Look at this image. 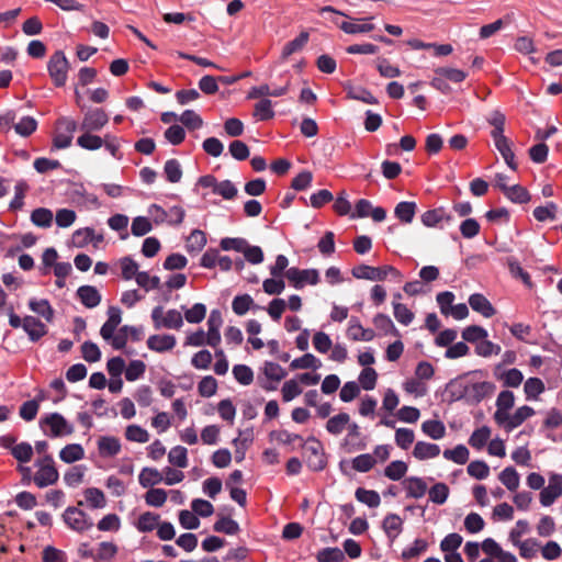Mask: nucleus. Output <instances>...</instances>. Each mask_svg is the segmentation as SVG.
Instances as JSON below:
<instances>
[{
	"mask_svg": "<svg viewBox=\"0 0 562 562\" xmlns=\"http://www.w3.org/2000/svg\"><path fill=\"white\" fill-rule=\"evenodd\" d=\"M515 404V397L513 392L510 391H502L496 400V412L494 414L495 422L508 429L512 430L518 427L522 422L527 418V406L519 407L515 414H510L509 411L513 408Z\"/></svg>",
	"mask_w": 562,
	"mask_h": 562,
	"instance_id": "nucleus-1",
	"label": "nucleus"
},
{
	"mask_svg": "<svg viewBox=\"0 0 562 562\" xmlns=\"http://www.w3.org/2000/svg\"><path fill=\"white\" fill-rule=\"evenodd\" d=\"M8 316L9 325L15 329L20 327L23 328L27 335L29 340L32 342H37L48 333L47 326L41 319L31 315H26L21 318L18 314L14 313L12 306L8 308Z\"/></svg>",
	"mask_w": 562,
	"mask_h": 562,
	"instance_id": "nucleus-2",
	"label": "nucleus"
},
{
	"mask_svg": "<svg viewBox=\"0 0 562 562\" xmlns=\"http://www.w3.org/2000/svg\"><path fill=\"white\" fill-rule=\"evenodd\" d=\"M109 122L108 113L101 109H90L85 114L83 117L77 128L81 132V135L77 138V145L86 149L85 143L81 139L86 140V137L89 136H98L94 132L101 131Z\"/></svg>",
	"mask_w": 562,
	"mask_h": 562,
	"instance_id": "nucleus-3",
	"label": "nucleus"
},
{
	"mask_svg": "<svg viewBox=\"0 0 562 562\" xmlns=\"http://www.w3.org/2000/svg\"><path fill=\"white\" fill-rule=\"evenodd\" d=\"M40 428L52 438L70 436L75 431L74 425L59 413H49L42 416Z\"/></svg>",
	"mask_w": 562,
	"mask_h": 562,
	"instance_id": "nucleus-4",
	"label": "nucleus"
},
{
	"mask_svg": "<svg viewBox=\"0 0 562 562\" xmlns=\"http://www.w3.org/2000/svg\"><path fill=\"white\" fill-rule=\"evenodd\" d=\"M35 485L38 488H45L56 484L59 480V472L55 460L50 454H44L35 460Z\"/></svg>",
	"mask_w": 562,
	"mask_h": 562,
	"instance_id": "nucleus-5",
	"label": "nucleus"
},
{
	"mask_svg": "<svg viewBox=\"0 0 562 562\" xmlns=\"http://www.w3.org/2000/svg\"><path fill=\"white\" fill-rule=\"evenodd\" d=\"M352 276L356 279H363L370 281H383L387 277H392L396 281L403 279L402 273L393 266L371 267L368 265H359L352 268Z\"/></svg>",
	"mask_w": 562,
	"mask_h": 562,
	"instance_id": "nucleus-6",
	"label": "nucleus"
},
{
	"mask_svg": "<svg viewBox=\"0 0 562 562\" xmlns=\"http://www.w3.org/2000/svg\"><path fill=\"white\" fill-rule=\"evenodd\" d=\"M86 145V150L94 151L102 147L109 151V154L116 160L123 159V153L121 151V138L112 135L105 134L103 137L101 136H89L86 137V140L81 139Z\"/></svg>",
	"mask_w": 562,
	"mask_h": 562,
	"instance_id": "nucleus-7",
	"label": "nucleus"
},
{
	"mask_svg": "<svg viewBox=\"0 0 562 562\" xmlns=\"http://www.w3.org/2000/svg\"><path fill=\"white\" fill-rule=\"evenodd\" d=\"M77 122L69 116H61L56 121L55 132L53 136V146L56 149L68 148L74 138V133L77 130Z\"/></svg>",
	"mask_w": 562,
	"mask_h": 562,
	"instance_id": "nucleus-8",
	"label": "nucleus"
},
{
	"mask_svg": "<svg viewBox=\"0 0 562 562\" xmlns=\"http://www.w3.org/2000/svg\"><path fill=\"white\" fill-rule=\"evenodd\" d=\"M47 71L56 87H64L68 79L69 61L63 50H56L47 63Z\"/></svg>",
	"mask_w": 562,
	"mask_h": 562,
	"instance_id": "nucleus-9",
	"label": "nucleus"
},
{
	"mask_svg": "<svg viewBox=\"0 0 562 562\" xmlns=\"http://www.w3.org/2000/svg\"><path fill=\"white\" fill-rule=\"evenodd\" d=\"M304 457L307 465L313 471H321L326 465V458L323 445L314 437L303 440Z\"/></svg>",
	"mask_w": 562,
	"mask_h": 562,
	"instance_id": "nucleus-10",
	"label": "nucleus"
},
{
	"mask_svg": "<svg viewBox=\"0 0 562 562\" xmlns=\"http://www.w3.org/2000/svg\"><path fill=\"white\" fill-rule=\"evenodd\" d=\"M284 277L290 284L300 290L306 284L316 285L319 282V272L316 269H299L296 267L289 268Z\"/></svg>",
	"mask_w": 562,
	"mask_h": 562,
	"instance_id": "nucleus-11",
	"label": "nucleus"
},
{
	"mask_svg": "<svg viewBox=\"0 0 562 562\" xmlns=\"http://www.w3.org/2000/svg\"><path fill=\"white\" fill-rule=\"evenodd\" d=\"M63 520L69 529L76 532H85L93 526L89 516L83 510L74 506L65 509Z\"/></svg>",
	"mask_w": 562,
	"mask_h": 562,
	"instance_id": "nucleus-12",
	"label": "nucleus"
},
{
	"mask_svg": "<svg viewBox=\"0 0 562 562\" xmlns=\"http://www.w3.org/2000/svg\"><path fill=\"white\" fill-rule=\"evenodd\" d=\"M265 380L260 382V386L265 391H276L278 383L286 376V371L279 364L272 361H266L262 367Z\"/></svg>",
	"mask_w": 562,
	"mask_h": 562,
	"instance_id": "nucleus-13",
	"label": "nucleus"
},
{
	"mask_svg": "<svg viewBox=\"0 0 562 562\" xmlns=\"http://www.w3.org/2000/svg\"><path fill=\"white\" fill-rule=\"evenodd\" d=\"M562 495V475L553 473L549 477V485L542 487L540 492V503L542 506L552 505L557 498Z\"/></svg>",
	"mask_w": 562,
	"mask_h": 562,
	"instance_id": "nucleus-14",
	"label": "nucleus"
},
{
	"mask_svg": "<svg viewBox=\"0 0 562 562\" xmlns=\"http://www.w3.org/2000/svg\"><path fill=\"white\" fill-rule=\"evenodd\" d=\"M340 448L346 453H353L366 448V442L361 437L360 427L358 424L352 423L347 430V435L340 442Z\"/></svg>",
	"mask_w": 562,
	"mask_h": 562,
	"instance_id": "nucleus-15",
	"label": "nucleus"
},
{
	"mask_svg": "<svg viewBox=\"0 0 562 562\" xmlns=\"http://www.w3.org/2000/svg\"><path fill=\"white\" fill-rule=\"evenodd\" d=\"M223 324L222 314L218 310H213L210 313V316L207 318V331L205 333L206 336V345L216 348L220 346L222 337H221V327Z\"/></svg>",
	"mask_w": 562,
	"mask_h": 562,
	"instance_id": "nucleus-16",
	"label": "nucleus"
},
{
	"mask_svg": "<svg viewBox=\"0 0 562 562\" xmlns=\"http://www.w3.org/2000/svg\"><path fill=\"white\" fill-rule=\"evenodd\" d=\"M97 448L101 458H114L121 453L122 445L114 436H101L97 441Z\"/></svg>",
	"mask_w": 562,
	"mask_h": 562,
	"instance_id": "nucleus-17",
	"label": "nucleus"
},
{
	"mask_svg": "<svg viewBox=\"0 0 562 562\" xmlns=\"http://www.w3.org/2000/svg\"><path fill=\"white\" fill-rule=\"evenodd\" d=\"M119 552V548L114 542L102 541L98 544L94 551L86 554L92 558L95 562H112Z\"/></svg>",
	"mask_w": 562,
	"mask_h": 562,
	"instance_id": "nucleus-18",
	"label": "nucleus"
},
{
	"mask_svg": "<svg viewBox=\"0 0 562 562\" xmlns=\"http://www.w3.org/2000/svg\"><path fill=\"white\" fill-rule=\"evenodd\" d=\"M441 452L437 443L419 440L415 443L412 456L418 461H426L437 458Z\"/></svg>",
	"mask_w": 562,
	"mask_h": 562,
	"instance_id": "nucleus-19",
	"label": "nucleus"
},
{
	"mask_svg": "<svg viewBox=\"0 0 562 562\" xmlns=\"http://www.w3.org/2000/svg\"><path fill=\"white\" fill-rule=\"evenodd\" d=\"M420 220L426 227H437L443 222L449 223L452 216L445 207L440 206L424 212Z\"/></svg>",
	"mask_w": 562,
	"mask_h": 562,
	"instance_id": "nucleus-20",
	"label": "nucleus"
},
{
	"mask_svg": "<svg viewBox=\"0 0 562 562\" xmlns=\"http://www.w3.org/2000/svg\"><path fill=\"white\" fill-rule=\"evenodd\" d=\"M403 486L408 498H422L428 491L426 481L419 476H409L405 479Z\"/></svg>",
	"mask_w": 562,
	"mask_h": 562,
	"instance_id": "nucleus-21",
	"label": "nucleus"
},
{
	"mask_svg": "<svg viewBox=\"0 0 562 562\" xmlns=\"http://www.w3.org/2000/svg\"><path fill=\"white\" fill-rule=\"evenodd\" d=\"M77 296L87 308H94L101 303V294L95 286L81 285L77 290Z\"/></svg>",
	"mask_w": 562,
	"mask_h": 562,
	"instance_id": "nucleus-22",
	"label": "nucleus"
},
{
	"mask_svg": "<svg viewBox=\"0 0 562 562\" xmlns=\"http://www.w3.org/2000/svg\"><path fill=\"white\" fill-rule=\"evenodd\" d=\"M468 302L474 312L486 318L494 316L496 313L492 303L481 293L471 294Z\"/></svg>",
	"mask_w": 562,
	"mask_h": 562,
	"instance_id": "nucleus-23",
	"label": "nucleus"
},
{
	"mask_svg": "<svg viewBox=\"0 0 562 562\" xmlns=\"http://www.w3.org/2000/svg\"><path fill=\"white\" fill-rule=\"evenodd\" d=\"M122 322V312L116 306H110L108 308V319L100 329V335L103 339H109L112 334L117 329V326Z\"/></svg>",
	"mask_w": 562,
	"mask_h": 562,
	"instance_id": "nucleus-24",
	"label": "nucleus"
},
{
	"mask_svg": "<svg viewBox=\"0 0 562 562\" xmlns=\"http://www.w3.org/2000/svg\"><path fill=\"white\" fill-rule=\"evenodd\" d=\"M176 337L172 335H151L147 339V347L156 352H166L175 348Z\"/></svg>",
	"mask_w": 562,
	"mask_h": 562,
	"instance_id": "nucleus-25",
	"label": "nucleus"
},
{
	"mask_svg": "<svg viewBox=\"0 0 562 562\" xmlns=\"http://www.w3.org/2000/svg\"><path fill=\"white\" fill-rule=\"evenodd\" d=\"M375 329L379 331L381 336L392 335L396 338H401L400 330L395 327L391 317L386 314L379 313L373 317L372 321Z\"/></svg>",
	"mask_w": 562,
	"mask_h": 562,
	"instance_id": "nucleus-26",
	"label": "nucleus"
},
{
	"mask_svg": "<svg viewBox=\"0 0 562 562\" xmlns=\"http://www.w3.org/2000/svg\"><path fill=\"white\" fill-rule=\"evenodd\" d=\"M310 40V34L306 31L300 33L294 40L288 42L280 55L281 61H285L291 55L301 52Z\"/></svg>",
	"mask_w": 562,
	"mask_h": 562,
	"instance_id": "nucleus-27",
	"label": "nucleus"
},
{
	"mask_svg": "<svg viewBox=\"0 0 562 562\" xmlns=\"http://www.w3.org/2000/svg\"><path fill=\"white\" fill-rule=\"evenodd\" d=\"M352 423L353 422H350L349 414L339 413L327 420L326 430L330 435L339 436L344 430H348Z\"/></svg>",
	"mask_w": 562,
	"mask_h": 562,
	"instance_id": "nucleus-28",
	"label": "nucleus"
},
{
	"mask_svg": "<svg viewBox=\"0 0 562 562\" xmlns=\"http://www.w3.org/2000/svg\"><path fill=\"white\" fill-rule=\"evenodd\" d=\"M162 470L145 467L138 474V483L144 488H150L162 483Z\"/></svg>",
	"mask_w": 562,
	"mask_h": 562,
	"instance_id": "nucleus-29",
	"label": "nucleus"
},
{
	"mask_svg": "<svg viewBox=\"0 0 562 562\" xmlns=\"http://www.w3.org/2000/svg\"><path fill=\"white\" fill-rule=\"evenodd\" d=\"M422 431L432 440H440L446 436V426L439 419H428L422 423Z\"/></svg>",
	"mask_w": 562,
	"mask_h": 562,
	"instance_id": "nucleus-30",
	"label": "nucleus"
},
{
	"mask_svg": "<svg viewBox=\"0 0 562 562\" xmlns=\"http://www.w3.org/2000/svg\"><path fill=\"white\" fill-rule=\"evenodd\" d=\"M417 204L412 201H402L396 204L394 215L404 224H411L415 217Z\"/></svg>",
	"mask_w": 562,
	"mask_h": 562,
	"instance_id": "nucleus-31",
	"label": "nucleus"
},
{
	"mask_svg": "<svg viewBox=\"0 0 562 562\" xmlns=\"http://www.w3.org/2000/svg\"><path fill=\"white\" fill-rule=\"evenodd\" d=\"M383 530L391 541H394L402 532L403 521L396 514H389L383 519Z\"/></svg>",
	"mask_w": 562,
	"mask_h": 562,
	"instance_id": "nucleus-32",
	"label": "nucleus"
},
{
	"mask_svg": "<svg viewBox=\"0 0 562 562\" xmlns=\"http://www.w3.org/2000/svg\"><path fill=\"white\" fill-rule=\"evenodd\" d=\"M29 308L33 313L43 317L48 323H52L54 319V314H55L54 310H53L52 305L49 304V302L45 299H42V300L31 299L29 301Z\"/></svg>",
	"mask_w": 562,
	"mask_h": 562,
	"instance_id": "nucleus-33",
	"label": "nucleus"
},
{
	"mask_svg": "<svg viewBox=\"0 0 562 562\" xmlns=\"http://www.w3.org/2000/svg\"><path fill=\"white\" fill-rule=\"evenodd\" d=\"M270 439L274 440L276 442L284 446H300L303 445V437L290 432L289 430L281 429V430H273L270 432Z\"/></svg>",
	"mask_w": 562,
	"mask_h": 562,
	"instance_id": "nucleus-34",
	"label": "nucleus"
},
{
	"mask_svg": "<svg viewBox=\"0 0 562 562\" xmlns=\"http://www.w3.org/2000/svg\"><path fill=\"white\" fill-rule=\"evenodd\" d=\"M252 116L257 121H269L274 117L273 103L268 98L260 99L254 106Z\"/></svg>",
	"mask_w": 562,
	"mask_h": 562,
	"instance_id": "nucleus-35",
	"label": "nucleus"
},
{
	"mask_svg": "<svg viewBox=\"0 0 562 562\" xmlns=\"http://www.w3.org/2000/svg\"><path fill=\"white\" fill-rule=\"evenodd\" d=\"M59 458L65 463H74L85 458V450L80 443H69L59 451Z\"/></svg>",
	"mask_w": 562,
	"mask_h": 562,
	"instance_id": "nucleus-36",
	"label": "nucleus"
},
{
	"mask_svg": "<svg viewBox=\"0 0 562 562\" xmlns=\"http://www.w3.org/2000/svg\"><path fill=\"white\" fill-rule=\"evenodd\" d=\"M86 504L93 509L104 508L106 506V498L104 493L97 487H88L83 491Z\"/></svg>",
	"mask_w": 562,
	"mask_h": 562,
	"instance_id": "nucleus-37",
	"label": "nucleus"
},
{
	"mask_svg": "<svg viewBox=\"0 0 562 562\" xmlns=\"http://www.w3.org/2000/svg\"><path fill=\"white\" fill-rule=\"evenodd\" d=\"M488 122L493 126V130L491 131V136L494 140V144L506 140L507 138L504 136V124H505L504 114H502L499 112H494L488 117Z\"/></svg>",
	"mask_w": 562,
	"mask_h": 562,
	"instance_id": "nucleus-38",
	"label": "nucleus"
},
{
	"mask_svg": "<svg viewBox=\"0 0 562 562\" xmlns=\"http://www.w3.org/2000/svg\"><path fill=\"white\" fill-rule=\"evenodd\" d=\"M30 220L37 227L48 228L53 224L54 214L49 209L38 207L33 210Z\"/></svg>",
	"mask_w": 562,
	"mask_h": 562,
	"instance_id": "nucleus-39",
	"label": "nucleus"
},
{
	"mask_svg": "<svg viewBox=\"0 0 562 562\" xmlns=\"http://www.w3.org/2000/svg\"><path fill=\"white\" fill-rule=\"evenodd\" d=\"M158 522L159 515L151 512H145L138 517L135 527L139 532H150L156 529Z\"/></svg>",
	"mask_w": 562,
	"mask_h": 562,
	"instance_id": "nucleus-40",
	"label": "nucleus"
},
{
	"mask_svg": "<svg viewBox=\"0 0 562 562\" xmlns=\"http://www.w3.org/2000/svg\"><path fill=\"white\" fill-rule=\"evenodd\" d=\"M446 460L452 461L457 464H465L469 460L470 452L464 445H458L452 449H446L442 452Z\"/></svg>",
	"mask_w": 562,
	"mask_h": 562,
	"instance_id": "nucleus-41",
	"label": "nucleus"
},
{
	"mask_svg": "<svg viewBox=\"0 0 562 562\" xmlns=\"http://www.w3.org/2000/svg\"><path fill=\"white\" fill-rule=\"evenodd\" d=\"M339 29L347 34H360L371 32L374 25L356 19L352 21H342L339 24Z\"/></svg>",
	"mask_w": 562,
	"mask_h": 562,
	"instance_id": "nucleus-42",
	"label": "nucleus"
},
{
	"mask_svg": "<svg viewBox=\"0 0 562 562\" xmlns=\"http://www.w3.org/2000/svg\"><path fill=\"white\" fill-rule=\"evenodd\" d=\"M408 471V465L402 460L389 463L384 469V475L392 481H400Z\"/></svg>",
	"mask_w": 562,
	"mask_h": 562,
	"instance_id": "nucleus-43",
	"label": "nucleus"
},
{
	"mask_svg": "<svg viewBox=\"0 0 562 562\" xmlns=\"http://www.w3.org/2000/svg\"><path fill=\"white\" fill-rule=\"evenodd\" d=\"M292 370L313 369L317 370L322 367V361L312 353H305L300 358H295L291 364Z\"/></svg>",
	"mask_w": 562,
	"mask_h": 562,
	"instance_id": "nucleus-44",
	"label": "nucleus"
},
{
	"mask_svg": "<svg viewBox=\"0 0 562 562\" xmlns=\"http://www.w3.org/2000/svg\"><path fill=\"white\" fill-rule=\"evenodd\" d=\"M527 531V525L519 520L516 527L510 532L512 542L519 548V554L522 558H527V543L521 540V537Z\"/></svg>",
	"mask_w": 562,
	"mask_h": 562,
	"instance_id": "nucleus-45",
	"label": "nucleus"
},
{
	"mask_svg": "<svg viewBox=\"0 0 562 562\" xmlns=\"http://www.w3.org/2000/svg\"><path fill=\"white\" fill-rule=\"evenodd\" d=\"M490 438L491 429L487 426H483L472 432L469 438V445L476 450H481L485 447Z\"/></svg>",
	"mask_w": 562,
	"mask_h": 562,
	"instance_id": "nucleus-46",
	"label": "nucleus"
},
{
	"mask_svg": "<svg viewBox=\"0 0 562 562\" xmlns=\"http://www.w3.org/2000/svg\"><path fill=\"white\" fill-rule=\"evenodd\" d=\"M394 441L398 448L402 450H407L415 441V432L409 428H397L395 430Z\"/></svg>",
	"mask_w": 562,
	"mask_h": 562,
	"instance_id": "nucleus-47",
	"label": "nucleus"
},
{
	"mask_svg": "<svg viewBox=\"0 0 562 562\" xmlns=\"http://www.w3.org/2000/svg\"><path fill=\"white\" fill-rule=\"evenodd\" d=\"M11 454L19 464L29 463L33 458L34 449L29 442H20L12 447Z\"/></svg>",
	"mask_w": 562,
	"mask_h": 562,
	"instance_id": "nucleus-48",
	"label": "nucleus"
},
{
	"mask_svg": "<svg viewBox=\"0 0 562 562\" xmlns=\"http://www.w3.org/2000/svg\"><path fill=\"white\" fill-rule=\"evenodd\" d=\"M168 498V493L164 488L150 487L144 495L145 503L151 507H161Z\"/></svg>",
	"mask_w": 562,
	"mask_h": 562,
	"instance_id": "nucleus-49",
	"label": "nucleus"
},
{
	"mask_svg": "<svg viewBox=\"0 0 562 562\" xmlns=\"http://www.w3.org/2000/svg\"><path fill=\"white\" fill-rule=\"evenodd\" d=\"M168 461L173 467L184 469L188 467V450L182 446H176L168 453Z\"/></svg>",
	"mask_w": 562,
	"mask_h": 562,
	"instance_id": "nucleus-50",
	"label": "nucleus"
},
{
	"mask_svg": "<svg viewBox=\"0 0 562 562\" xmlns=\"http://www.w3.org/2000/svg\"><path fill=\"white\" fill-rule=\"evenodd\" d=\"M356 498L360 503L366 504L371 508H376L381 503V497L378 492L372 490H366L363 487H359L356 491Z\"/></svg>",
	"mask_w": 562,
	"mask_h": 562,
	"instance_id": "nucleus-51",
	"label": "nucleus"
},
{
	"mask_svg": "<svg viewBox=\"0 0 562 562\" xmlns=\"http://www.w3.org/2000/svg\"><path fill=\"white\" fill-rule=\"evenodd\" d=\"M303 392L301 385L299 384V381L293 379H290L285 381L281 389L282 400L283 402L288 403L301 395Z\"/></svg>",
	"mask_w": 562,
	"mask_h": 562,
	"instance_id": "nucleus-52",
	"label": "nucleus"
},
{
	"mask_svg": "<svg viewBox=\"0 0 562 562\" xmlns=\"http://www.w3.org/2000/svg\"><path fill=\"white\" fill-rule=\"evenodd\" d=\"M125 438L132 442L145 443L149 440V434L145 428L133 424L126 427Z\"/></svg>",
	"mask_w": 562,
	"mask_h": 562,
	"instance_id": "nucleus-53",
	"label": "nucleus"
},
{
	"mask_svg": "<svg viewBox=\"0 0 562 562\" xmlns=\"http://www.w3.org/2000/svg\"><path fill=\"white\" fill-rule=\"evenodd\" d=\"M205 244V234L200 229H194L187 238L186 247L189 252H198L203 249Z\"/></svg>",
	"mask_w": 562,
	"mask_h": 562,
	"instance_id": "nucleus-54",
	"label": "nucleus"
},
{
	"mask_svg": "<svg viewBox=\"0 0 562 562\" xmlns=\"http://www.w3.org/2000/svg\"><path fill=\"white\" fill-rule=\"evenodd\" d=\"M429 499L437 505H442L449 497V487L445 483H436L429 491Z\"/></svg>",
	"mask_w": 562,
	"mask_h": 562,
	"instance_id": "nucleus-55",
	"label": "nucleus"
},
{
	"mask_svg": "<svg viewBox=\"0 0 562 562\" xmlns=\"http://www.w3.org/2000/svg\"><path fill=\"white\" fill-rule=\"evenodd\" d=\"M164 173L169 182L177 183L182 178L181 165L177 159H169L165 162Z\"/></svg>",
	"mask_w": 562,
	"mask_h": 562,
	"instance_id": "nucleus-56",
	"label": "nucleus"
},
{
	"mask_svg": "<svg viewBox=\"0 0 562 562\" xmlns=\"http://www.w3.org/2000/svg\"><path fill=\"white\" fill-rule=\"evenodd\" d=\"M393 314L395 319L404 325L408 326L414 321V313L404 304L393 302Z\"/></svg>",
	"mask_w": 562,
	"mask_h": 562,
	"instance_id": "nucleus-57",
	"label": "nucleus"
},
{
	"mask_svg": "<svg viewBox=\"0 0 562 562\" xmlns=\"http://www.w3.org/2000/svg\"><path fill=\"white\" fill-rule=\"evenodd\" d=\"M217 412L223 420L227 422L229 425L234 424L236 417V407L229 398H225L218 402Z\"/></svg>",
	"mask_w": 562,
	"mask_h": 562,
	"instance_id": "nucleus-58",
	"label": "nucleus"
},
{
	"mask_svg": "<svg viewBox=\"0 0 562 562\" xmlns=\"http://www.w3.org/2000/svg\"><path fill=\"white\" fill-rule=\"evenodd\" d=\"M218 384L215 378L206 375L198 384V392L202 397H211L216 394Z\"/></svg>",
	"mask_w": 562,
	"mask_h": 562,
	"instance_id": "nucleus-59",
	"label": "nucleus"
},
{
	"mask_svg": "<svg viewBox=\"0 0 562 562\" xmlns=\"http://www.w3.org/2000/svg\"><path fill=\"white\" fill-rule=\"evenodd\" d=\"M87 468L85 465H75L64 475V481L68 486L75 487L82 483Z\"/></svg>",
	"mask_w": 562,
	"mask_h": 562,
	"instance_id": "nucleus-60",
	"label": "nucleus"
},
{
	"mask_svg": "<svg viewBox=\"0 0 562 562\" xmlns=\"http://www.w3.org/2000/svg\"><path fill=\"white\" fill-rule=\"evenodd\" d=\"M120 267L122 270V278L124 280L136 279L137 274L140 272L138 270V268H139L138 263L131 257H123L120 260Z\"/></svg>",
	"mask_w": 562,
	"mask_h": 562,
	"instance_id": "nucleus-61",
	"label": "nucleus"
},
{
	"mask_svg": "<svg viewBox=\"0 0 562 562\" xmlns=\"http://www.w3.org/2000/svg\"><path fill=\"white\" fill-rule=\"evenodd\" d=\"M138 286L144 289L146 292L151 290L159 289L160 286V278L157 276H150L146 271H140L135 279Z\"/></svg>",
	"mask_w": 562,
	"mask_h": 562,
	"instance_id": "nucleus-62",
	"label": "nucleus"
},
{
	"mask_svg": "<svg viewBox=\"0 0 562 562\" xmlns=\"http://www.w3.org/2000/svg\"><path fill=\"white\" fill-rule=\"evenodd\" d=\"M376 464V459L370 453L359 454L352 459V468L358 472H369Z\"/></svg>",
	"mask_w": 562,
	"mask_h": 562,
	"instance_id": "nucleus-63",
	"label": "nucleus"
},
{
	"mask_svg": "<svg viewBox=\"0 0 562 562\" xmlns=\"http://www.w3.org/2000/svg\"><path fill=\"white\" fill-rule=\"evenodd\" d=\"M344 559V551L339 548H325L316 555L317 562H341Z\"/></svg>",
	"mask_w": 562,
	"mask_h": 562,
	"instance_id": "nucleus-64",
	"label": "nucleus"
}]
</instances>
